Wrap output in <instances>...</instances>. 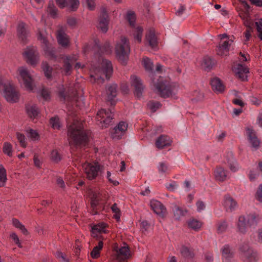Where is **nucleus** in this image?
Instances as JSON below:
<instances>
[{"label":"nucleus","instance_id":"obj_1","mask_svg":"<svg viewBox=\"0 0 262 262\" xmlns=\"http://www.w3.org/2000/svg\"><path fill=\"white\" fill-rule=\"evenodd\" d=\"M68 140L70 146H85L89 142V137L82 122L74 120L68 127Z\"/></svg>","mask_w":262,"mask_h":262},{"label":"nucleus","instance_id":"obj_2","mask_svg":"<svg viewBox=\"0 0 262 262\" xmlns=\"http://www.w3.org/2000/svg\"><path fill=\"white\" fill-rule=\"evenodd\" d=\"M113 73V67L110 61L103 59L102 62V68L96 69L94 74L90 76V81L93 83L102 84L104 79L102 76L104 75L107 79H109Z\"/></svg>","mask_w":262,"mask_h":262},{"label":"nucleus","instance_id":"obj_3","mask_svg":"<svg viewBox=\"0 0 262 262\" xmlns=\"http://www.w3.org/2000/svg\"><path fill=\"white\" fill-rule=\"evenodd\" d=\"M0 91L8 102L13 103L19 101L20 95L12 82L0 80Z\"/></svg>","mask_w":262,"mask_h":262},{"label":"nucleus","instance_id":"obj_4","mask_svg":"<svg viewBox=\"0 0 262 262\" xmlns=\"http://www.w3.org/2000/svg\"><path fill=\"white\" fill-rule=\"evenodd\" d=\"M128 40L125 37H121L120 40L115 47V52L118 61L122 65H126L130 53Z\"/></svg>","mask_w":262,"mask_h":262},{"label":"nucleus","instance_id":"obj_5","mask_svg":"<svg viewBox=\"0 0 262 262\" xmlns=\"http://www.w3.org/2000/svg\"><path fill=\"white\" fill-rule=\"evenodd\" d=\"M260 220L259 215L253 213L241 215L238 219V229L241 233L246 232L248 227H254Z\"/></svg>","mask_w":262,"mask_h":262},{"label":"nucleus","instance_id":"obj_6","mask_svg":"<svg viewBox=\"0 0 262 262\" xmlns=\"http://www.w3.org/2000/svg\"><path fill=\"white\" fill-rule=\"evenodd\" d=\"M153 82L158 94L161 97H172L175 95L177 91V88L174 85L169 84L161 77L158 79L157 82H155L154 80H153Z\"/></svg>","mask_w":262,"mask_h":262},{"label":"nucleus","instance_id":"obj_7","mask_svg":"<svg viewBox=\"0 0 262 262\" xmlns=\"http://www.w3.org/2000/svg\"><path fill=\"white\" fill-rule=\"evenodd\" d=\"M26 59V62L31 66H36L39 60V54L36 47L28 46L23 54Z\"/></svg>","mask_w":262,"mask_h":262},{"label":"nucleus","instance_id":"obj_8","mask_svg":"<svg viewBox=\"0 0 262 262\" xmlns=\"http://www.w3.org/2000/svg\"><path fill=\"white\" fill-rule=\"evenodd\" d=\"M82 167L86 178L90 180L95 179L98 176L100 169V165L98 162H85L83 164Z\"/></svg>","mask_w":262,"mask_h":262},{"label":"nucleus","instance_id":"obj_9","mask_svg":"<svg viewBox=\"0 0 262 262\" xmlns=\"http://www.w3.org/2000/svg\"><path fill=\"white\" fill-rule=\"evenodd\" d=\"M19 75L24 81L25 88L30 92L32 91L35 88L33 80L26 68L20 67L18 69Z\"/></svg>","mask_w":262,"mask_h":262},{"label":"nucleus","instance_id":"obj_10","mask_svg":"<svg viewBox=\"0 0 262 262\" xmlns=\"http://www.w3.org/2000/svg\"><path fill=\"white\" fill-rule=\"evenodd\" d=\"M66 27L58 26L56 34L58 44L63 48H68L70 46V38L66 33Z\"/></svg>","mask_w":262,"mask_h":262},{"label":"nucleus","instance_id":"obj_11","mask_svg":"<svg viewBox=\"0 0 262 262\" xmlns=\"http://www.w3.org/2000/svg\"><path fill=\"white\" fill-rule=\"evenodd\" d=\"M17 36L21 43L26 44L28 41V36L29 31L28 29L27 25L23 22H18L16 27Z\"/></svg>","mask_w":262,"mask_h":262},{"label":"nucleus","instance_id":"obj_12","mask_svg":"<svg viewBox=\"0 0 262 262\" xmlns=\"http://www.w3.org/2000/svg\"><path fill=\"white\" fill-rule=\"evenodd\" d=\"M109 17L105 7H102L101 14L99 17L97 28L103 33H106L108 29Z\"/></svg>","mask_w":262,"mask_h":262},{"label":"nucleus","instance_id":"obj_13","mask_svg":"<svg viewBox=\"0 0 262 262\" xmlns=\"http://www.w3.org/2000/svg\"><path fill=\"white\" fill-rule=\"evenodd\" d=\"M241 257L244 262H256L257 260L256 253L248 246H243L241 248Z\"/></svg>","mask_w":262,"mask_h":262},{"label":"nucleus","instance_id":"obj_14","mask_svg":"<svg viewBox=\"0 0 262 262\" xmlns=\"http://www.w3.org/2000/svg\"><path fill=\"white\" fill-rule=\"evenodd\" d=\"M113 116L112 113L110 110L101 109L97 113L98 120L103 123L104 125L102 126L105 127L111 124L113 118Z\"/></svg>","mask_w":262,"mask_h":262},{"label":"nucleus","instance_id":"obj_15","mask_svg":"<svg viewBox=\"0 0 262 262\" xmlns=\"http://www.w3.org/2000/svg\"><path fill=\"white\" fill-rule=\"evenodd\" d=\"M62 59L64 74L66 76L70 75L72 71V64L77 60V58L75 55H68L62 57Z\"/></svg>","mask_w":262,"mask_h":262},{"label":"nucleus","instance_id":"obj_16","mask_svg":"<svg viewBox=\"0 0 262 262\" xmlns=\"http://www.w3.org/2000/svg\"><path fill=\"white\" fill-rule=\"evenodd\" d=\"M233 41L231 39L221 40L217 46L216 53L221 56H227L229 55L230 47Z\"/></svg>","mask_w":262,"mask_h":262},{"label":"nucleus","instance_id":"obj_17","mask_svg":"<svg viewBox=\"0 0 262 262\" xmlns=\"http://www.w3.org/2000/svg\"><path fill=\"white\" fill-rule=\"evenodd\" d=\"M131 84L135 88V95L138 98H140L142 95L144 86H143L141 80L136 75L131 76Z\"/></svg>","mask_w":262,"mask_h":262},{"label":"nucleus","instance_id":"obj_18","mask_svg":"<svg viewBox=\"0 0 262 262\" xmlns=\"http://www.w3.org/2000/svg\"><path fill=\"white\" fill-rule=\"evenodd\" d=\"M151 207L154 211L160 217L164 218L167 214V210L165 206L159 201L153 200L150 203Z\"/></svg>","mask_w":262,"mask_h":262},{"label":"nucleus","instance_id":"obj_19","mask_svg":"<svg viewBox=\"0 0 262 262\" xmlns=\"http://www.w3.org/2000/svg\"><path fill=\"white\" fill-rule=\"evenodd\" d=\"M116 259L119 261H124L130 257V253L128 246L124 243V246L121 247L115 253Z\"/></svg>","mask_w":262,"mask_h":262},{"label":"nucleus","instance_id":"obj_20","mask_svg":"<svg viewBox=\"0 0 262 262\" xmlns=\"http://www.w3.org/2000/svg\"><path fill=\"white\" fill-rule=\"evenodd\" d=\"M237 78L242 81L247 80V74L249 73V69L241 64H238L233 70Z\"/></svg>","mask_w":262,"mask_h":262},{"label":"nucleus","instance_id":"obj_21","mask_svg":"<svg viewBox=\"0 0 262 262\" xmlns=\"http://www.w3.org/2000/svg\"><path fill=\"white\" fill-rule=\"evenodd\" d=\"M246 130L249 142L253 148L257 149L260 146V141L256 136L255 132L252 128L247 127Z\"/></svg>","mask_w":262,"mask_h":262},{"label":"nucleus","instance_id":"obj_22","mask_svg":"<svg viewBox=\"0 0 262 262\" xmlns=\"http://www.w3.org/2000/svg\"><path fill=\"white\" fill-rule=\"evenodd\" d=\"M172 141L170 138L166 135L160 136L156 141V146L159 149H162L165 147L171 145Z\"/></svg>","mask_w":262,"mask_h":262},{"label":"nucleus","instance_id":"obj_23","mask_svg":"<svg viewBox=\"0 0 262 262\" xmlns=\"http://www.w3.org/2000/svg\"><path fill=\"white\" fill-rule=\"evenodd\" d=\"M215 179L223 182L227 179V171L221 166H217L214 171Z\"/></svg>","mask_w":262,"mask_h":262},{"label":"nucleus","instance_id":"obj_24","mask_svg":"<svg viewBox=\"0 0 262 262\" xmlns=\"http://www.w3.org/2000/svg\"><path fill=\"white\" fill-rule=\"evenodd\" d=\"M26 111L28 117L32 120L37 119L39 114V110L35 105H26Z\"/></svg>","mask_w":262,"mask_h":262},{"label":"nucleus","instance_id":"obj_25","mask_svg":"<svg viewBox=\"0 0 262 262\" xmlns=\"http://www.w3.org/2000/svg\"><path fill=\"white\" fill-rule=\"evenodd\" d=\"M147 40L149 45L152 48H155L158 45L157 38L155 35V31L153 28H150L148 33L146 35Z\"/></svg>","mask_w":262,"mask_h":262},{"label":"nucleus","instance_id":"obj_26","mask_svg":"<svg viewBox=\"0 0 262 262\" xmlns=\"http://www.w3.org/2000/svg\"><path fill=\"white\" fill-rule=\"evenodd\" d=\"M210 84L214 92L222 93L224 91L225 86L219 78L215 77L212 79Z\"/></svg>","mask_w":262,"mask_h":262},{"label":"nucleus","instance_id":"obj_27","mask_svg":"<svg viewBox=\"0 0 262 262\" xmlns=\"http://www.w3.org/2000/svg\"><path fill=\"white\" fill-rule=\"evenodd\" d=\"M224 205L227 210L231 211L236 207L237 202L232 196L227 194L225 196Z\"/></svg>","mask_w":262,"mask_h":262},{"label":"nucleus","instance_id":"obj_28","mask_svg":"<svg viewBox=\"0 0 262 262\" xmlns=\"http://www.w3.org/2000/svg\"><path fill=\"white\" fill-rule=\"evenodd\" d=\"M173 215L176 220H180L181 217L184 216L187 212L186 209H183L176 204L173 205L172 207Z\"/></svg>","mask_w":262,"mask_h":262},{"label":"nucleus","instance_id":"obj_29","mask_svg":"<svg viewBox=\"0 0 262 262\" xmlns=\"http://www.w3.org/2000/svg\"><path fill=\"white\" fill-rule=\"evenodd\" d=\"M222 256L226 262H229V259L233 257L234 253L229 245H225L222 250Z\"/></svg>","mask_w":262,"mask_h":262},{"label":"nucleus","instance_id":"obj_30","mask_svg":"<svg viewBox=\"0 0 262 262\" xmlns=\"http://www.w3.org/2000/svg\"><path fill=\"white\" fill-rule=\"evenodd\" d=\"M117 85L116 84H112L110 85L107 90L106 93L107 94L108 100L111 101L117 95Z\"/></svg>","mask_w":262,"mask_h":262},{"label":"nucleus","instance_id":"obj_31","mask_svg":"<svg viewBox=\"0 0 262 262\" xmlns=\"http://www.w3.org/2000/svg\"><path fill=\"white\" fill-rule=\"evenodd\" d=\"M47 11L48 13L53 18H55L56 17L57 15V9L56 8L53 0L49 1L48 5Z\"/></svg>","mask_w":262,"mask_h":262},{"label":"nucleus","instance_id":"obj_32","mask_svg":"<svg viewBox=\"0 0 262 262\" xmlns=\"http://www.w3.org/2000/svg\"><path fill=\"white\" fill-rule=\"evenodd\" d=\"M44 51L46 56L51 59H56L55 50L52 48L50 44L44 46Z\"/></svg>","mask_w":262,"mask_h":262},{"label":"nucleus","instance_id":"obj_33","mask_svg":"<svg viewBox=\"0 0 262 262\" xmlns=\"http://www.w3.org/2000/svg\"><path fill=\"white\" fill-rule=\"evenodd\" d=\"M214 62L209 56H205L203 59L202 66L206 71H210L214 66Z\"/></svg>","mask_w":262,"mask_h":262},{"label":"nucleus","instance_id":"obj_34","mask_svg":"<svg viewBox=\"0 0 262 262\" xmlns=\"http://www.w3.org/2000/svg\"><path fill=\"white\" fill-rule=\"evenodd\" d=\"M181 253L183 256L188 259L193 258L195 255L193 250L190 249L186 246L182 247Z\"/></svg>","mask_w":262,"mask_h":262},{"label":"nucleus","instance_id":"obj_35","mask_svg":"<svg viewBox=\"0 0 262 262\" xmlns=\"http://www.w3.org/2000/svg\"><path fill=\"white\" fill-rule=\"evenodd\" d=\"M12 224L13 226H14L16 228L19 229L24 235H29V233L27 229L25 228V226L19 222V221L18 219H13L12 220Z\"/></svg>","mask_w":262,"mask_h":262},{"label":"nucleus","instance_id":"obj_36","mask_svg":"<svg viewBox=\"0 0 262 262\" xmlns=\"http://www.w3.org/2000/svg\"><path fill=\"white\" fill-rule=\"evenodd\" d=\"M42 70L44 72L45 76L48 78L50 79L52 77V73L53 69L51 67L48 63L46 61H44L42 62L41 64Z\"/></svg>","mask_w":262,"mask_h":262},{"label":"nucleus","instance_id":"obj_37","mask_svg":"<svg viewBox=\"0 0 262 262\" xmlns=\"http://www.w3.org/2000/svg\"><path fill=\"white\" fill-rule=\"evenodd\" d=\"M103 243L100 241L98 246L95 247L91 252V255L93 258H97L100 256V251L102 249Z\"/></svg>","mask_w":262,"mask_h":262},{"label":"nucleus","instance_id":"obj_38","mask_svg":"<svg viewBox=\"0 0 262 262\" xmlns=\"http://www.w3.org/2000/svg\"><path fill=\"white\" fill-rule=\"evenodd\" d=\"M106 227V224L103 223L95 225L92 229V233L93 234L97 232L106 233L107 232Z\"/></svg>","mask_w":262,"mask_h":262},{"label":"nucleus","instance_id":"obj_39","mask_svg":"<svg viewBox=\"0 0 262 262\" xmlns=\"http://www.w3.org/2000/svg\"><path fill=\"white\" fill-rule=\"evenodd\" d=\"M188 225L189 228L198 231L199 230L202 225V223L200 221L196 220L194 219H191L188 223Z\"/></svg>","mask_w":262,"mask_h":262},{"label":"nucleus","instance_id":"obj_40","mask_svg":"<svg viewBox=\"0 0 262 262\" xmlns=\"http://www.w3.org/2000/svg\"><path fill=\"white\" fill-rule=\"evenodd\" d=\"M142 62L144 68L146 71L150 72H152L153 71V63L151 62V60L145 57L143 58Z\"/></svg>","mask_w":262,"mask_h":262},{"label":"nucleus","instance_id":"obj_41","mask_svg":"<svg viewBox=\"0 0 262 262\" xmlns=\"http://www.w3.org/2000/svg\"><path fill=\"white\" fill-rule=\"evenodd\" d=\"M6 171L3 165H0V187H3L7 181Z\"/></svg>","mask_w":262,"mask_h":262},{"label":"nucleus","instance_id":"obj_42","mask_svg":"<svg viewBox=\"0 0 262 262\" xmlns=\"http://www.w3.org/2000/svg\"><path fill=\"white\" fill-rule=\"evenodd\" d=\"M123 135L124 134L116 127L111 131V137L114 140L120 139Z\"/></svg>","mask_w":262,"mask_h":262},{"label":"nucleus","instance_id":"obj_43","mask_svg":"<svg viewBox=\"0 0 262 262\" xmlns=\"http://www.w3.org/2000/svg\"><path fill=\"white\" fill-rule=\"evenodd\" d=\"M3 152L9 157L12 156V145L9 142H5L3 148Z\"/></svg>","mask_w":262,"mask_h":262},{"label":"nucleus","instance_id":"obj_44","mask_svg":"<svg viewBox=\"0 0 262 262\" xmlns=\"http://www.w3.org/2000/svg\"><path fill=\"white\" fill-rule=\"evenodd\" d=\"M50 124L54 129H59L60 128V123L58 117H52L50 119Z\"/></svg>","mask_w":262,"mask_h":262},{"label":"nucleus","instance_id":"obj_45","mask_svg":"<svg viewBox=\"0 0 262 262\" xmlns=\"http://www.w3.org/2000/svg\"><path fill=\"white\" fill-rule=\"evenodd\" d=\"M126 18L130 26H135L136 18L135 13L134 11H129L127 12Z\"/></svg>","mask_w":262,"mask_h":262},{"label":"nucleus","instance_id":"obj_46","mask_svg":"<svg viewBox=\"0 0 262 262\" xmlns=\"http://www.w3.org/2000/svg\"><path fill=\"white\" fill-rule=\"evenodd\" d=\"M99 202L98 201H91V205L92 208L91 213L93 215L96 214L98 213V210H99L100 206H99Z\"/></svg>","mask_w":262,"mask_h":262},{"label":"nucleus","instance_id":"obj_47","mask_svg":"<svg viewBox=\"0 0 262 262\" xmlns=\"http://www.w3.org/2000/svg\"><path fill=\"white\" fill-rule=\"evenodd\" d=\"M37 38L41 42L43 45L44 46H47L50 44L47 36L42 33L40 30H38L37 34Z\"/></svg>","mask_w":262,"mask_h":262},{"label":"nucleus","instance_id":"obj_48","mask_svg":"<svg viewBox=\"0 0 262 262\" xmlns=\"http://www.w3.org/2000/svg\"><path fill=\"white\" fill-rule=\"evenodd\" d=\"M111 209L115 213L114 215V217L117 220V221H119L120 217L121 212L119 208L118 207L117 204L116 203H114L111 207Z\"/></svg>","mask_w":262,"mask_h":262},{"label":"nucleus","instance_id":"obj_49","mask_svg":"<svg viewBox=\"0 0 262 262\" xmlns=\"http://www.w3.org/2000/svg\"><path fill=\"white\" fill-rule=\"evenodd\" d=\"M228 224L226 221H222L218 223L217 230L219 233L225 232L228 228Z\"/></svg>","mask_w":262,"mask_h":262},{"label":"nucleus","instance_id":"obj_50","mask_svg":"<svg viewBox=\"0 0 262 262\" xmlns=\"http://www.w3.org/2000/svg\"><path fill=\"white\" fill-rule=\"evenodd\" d=\"M254 197L258 202L262 203V183L258 185Z\"/></svg>","mask_w":262,"mask_h":262},{"label":"nucleus","instance_id":"obj_51","mask_svg":"<svg viewBox=\"0 0 262 262\" xmlns=\"http://www.w3.org/2000/svg\"><path fill=\"white\" fill-rule=\"evenodd\" d=\"M147 106L152 112H155L158 108L160 107L161 104L159 102L150 101Z\"/></svg>","mask_w":262,"mask_h":262},{"label":"nucleus","instance_id":"obj_52","mask_svg":"<svg viewBox=\"0 0 262 262\" xmlns=\"http://www.w3.org/2000/svg\"><path fill=\"white\" fill-rule=\"evenodd\" d=\"M143 32V29L141 27L139 26L136 29V34H134V38L137 39L139 42H141L142 41Z\"/></svg>","mask_w":262,"mask_h":262},{"label":"nucleus","instance_id":"obj_53","mask_svg":"<svg viewBox=\"0 0 262 262\" xmlns=\"http://www.w3.org/2000/svg\"><path fill=\"white\" fill-rule=\"evenodd\" d=\"M56 256L60 262H70V260L67 255L61 251H57Z\"/></svg>","mask_w":262,"mask_h":262},{"label":"nucleus","instance_id":"obj_54","mask_svg":"<svg viewBox=\"0 0 262 262\" xmlns=\"http://www.w3.org/2000/svg\"><path fill=\"white\" fill-rule=\"evenodd\" d=\"M79 5V0H69V8L71 11H76Z\"/></svg>","mask_w":262,"mask_h":262},{"label":"nucleus","instance_id":"obj_55","mask_svg":"<svg viewBox=\"0 0 262 262\" xmlns=\"http://www.w3.org/2000/svg\"><path fill=\"white\" fill-rule=\"evenodd\" d=\"M16 137L17 140L20 143L21 146L24 148H26L27 144L25 142V136L24 134H22L19 132L16 133Z\"/></svg>","mask_w":262,"mask_h":262},{"label":"nucleus","instance_id":"obj_56","mask_svg":"<svg viewBox=\"0 0 262 262\" xmlns=\"http://www.w3.org/2000/svg\"><path fill=\"white\" fill-rule=\"evenodd\" d=\"M228 156L231 157L232 158V159L231 160L228 159V162L229 163V164L230 165V169H231V171H232L233 172H235L237 170V167L236 166V164L235 162H234V159L232 157V153L230 154Z\"/></svg>","mask_w":262,"mask_h":262},{"label":"nucleus","instance_id":"obj_57","mask_svg":"<svg viewBox=\"0 0 262 262\" xmlns=\"http://www.w3.org/2000/svg\"><path fill=\"white\" fill-rule=\"evenodd\" d=\"M127 124L126 122L121 121L115 127L117 128L121 133L124 134L125 132L127 130Z\"/></svg>","mask_w":262,"mask_h":262},{"label":"nucleus","instance_id":"obj_58","mask_svg":"<svg viewBox=\"0 0 262 262\" xmlns=\"http://www.w3.org/2000/svg\"><path fill=\"white\" fill-rule=\"evenodd\" d=\"M28 137L30 138L33 140H36L39 139V135L38 133L32 129H30L28 132Z\"/></svg>","mask_w":262,"mask_h":262},{"label":"nucleus","instance_id":"obj_59","mask_svg":"<svg viewBox=\"0 0 262 262\" xmlns=\"http://www.w3.org/2000/svg\"><path fill=\"white\" fill-rule=\"evenodd\" d=\"M256 30L259 33V37L262 40V18L255 22Z\"/></svg>","mask_w":262,"mask_h":262},{"label":"nucleus","instance_id":"obj_60","mask_svg":"<svg viewBox=\"0 0 262 262\" xmlns=\"http://www.w3.org/2000/svg\"><path fill=\"white\" fill-rule=\"evenodd\" d=\"M51 159L55 162H58L61 160L60 156L57 150H52L51 152Z\"/></svg>","mask_w":262,"mask_h":262},{"label":"nucleus","instance_id":"obj_61","mask_svg":"<svg viewBox=\"0 0 262 262\" xmlns=\"http://www.w3.org/2000/svg\"><path fill=\"white\" fill-rule=\"evenodd\" d=\"M40 95L45 100L48 101L50 99V93L47 89L43 88L41 91Z\"/></svg>","mask_w":262,"mask_h":262},{"label":"nucleus","instance_id":"obj_62","mask_svg":"<svg viewBox=\"0 0 262 262\" xmlns=\"http://www.w3.org/2000/svg\"><path fill=\"white\" fill-rule=\"evenodd\" d=\"M67 23L68 25L71 28H72L75 27L76 24H77L76 18L74 17H68L67 20Z\"/></svg>","mask_w":262,"mask_h":262},{"label":"nucleus","instance_id":"obj_63","mask_svg":"<svg viewBox=\"0 0 262 262\" xmlns=\"http://www.w3.org/2000/svg\"><path fill=\"white\" fill-rule=\"evenodd\" d=\"M247 24H248V23H247ZM245 25L247 27V28L244 33V34L246 37V40L247 41L249 39L250 37L251 36V32H252V29L249 25H248V24H245Z\"/></svg>","mask_w":262,"mask_h":262},{"label":"nucleus","instance_id":"obj_64","mask_svg":"<svg viewBox=\"0 0 262 262\" xmlns=\"http://www.w3.org/2000/svg\"><path fill=\"white\" fill-rule=\"evenodd\" d=\"M88 8L90 10H94L96 4L94 0H85Z\"/></svg>","mask_w":262,"mask_h":262}]
</instances>
